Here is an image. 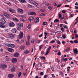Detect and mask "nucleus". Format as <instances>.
Returning <instances> with one entry per match:
<instances>
[{
  "instance_id": "nucleus-1",
  "label": "nucleus",
  "mask_w": 78,
  "mask_h": 78,
  "mask_svg": "<svg viewBox=\"0 0 78 78\" xmlns=\"http://www.w3.org/2000/svg\"><path fill=\"white\" fill-rule=\"evenodd\" d=\"M6 23L5 19L4 18H2L0 20V27L2 28H5V26L4 24Z\"/></svg>"
},
{
  "instance_id": "nucleus-2",
  "label": "nucleus",
  "mask_w": 78,
  "mask_h": 78,
  "mask_svg": "<svg viewBox=\"0 0 78 78\" xmlns=\"http://www.w3.org/2000/svg\"><path fill=\"white\" fill-rule=\"evenodd\" d=\"M17 30H20L21 27H23V24L22 23H17L16 24Z\"/></svg>"
},
{
  "instance_id": "nucleus-3",
  "label": "nucleus",
  "mask_w": 78,
  "mask_h": 78,
  "mask_svg": "<svg viewBox=\"0 0 78 78\" xmlns=\"http://www.w3.org/2000/svg\"><path fill=\"white\" fill-rule=\"evenodd\" d=\"M17 11L19 14H23V10L21 9L18 8L17 9Z\"/></svg>"
},
{
  "instance_id": "nucleus-4",
  "label": "nucleus",
  "mask_w": 78,
  "mask_h": 78,
  "mask_svg": "<svg viewBox=\"0 0 78 78\" xmlns=\"http://www.w3.org/2000/svg\"><path fill=\"white\" fill-rule=\"evenodd\" d=\"M8 36L10 39H13L14 38V35L13 34H9L8 35Z\"/></svg>"
},
{
  "instance_id": "nucleus-5",
  "label": "nucleus",
  "mask_w": 78,
  "mask_h": 78,
  "mask_svg": "<svg viewBox=\"0 0 78 78\" xmlns=\"http://www.w3.org/2000/svg\"><path fill=\"white\" fill-rule=\"evenodd\" d=\"M17 62V60L16 58H13L12 59V62L14 64V63H16Z\"/></svg>"
},
{
  "instance_id": "nucleus-6",
  "label": "nucleus",
  "mask_w": 78,
  "mask_h": 78,
  "mask_svg": "<svg viewBox=\"0 0 78 78\" xmlns=\"http://www.w3.org/2000/svg\"><path fill=\"white\" fill-rule=\"evenodd\" d=\"M23 32L20 31V34L19 35V39H22V38L23 37Z\"/></svg>"
},
{
  "instance_id": "nucleus-7",
  "label": "nucleus",
  "mask_w": 78,
  "mask_h": 78,
  "mask_svg": "<svg viewBox=\"0 0 78 78\" xmlns=\"http://www.w3.org/2000/svg\"><path fill=\"white\" fill-rule=\"evenodd\" d=\"M0 67L2 69H5V68H7V66L5 64L0 65Z\"/></svg>"
},
{
  "instance_id": "nucleus-8",
  "label": "nucleus",
  "mask_w": 78,
  "mask_h": 78,
  "mask_svg": "<svg viewBox=\"0 0 78 78\" xmlns=\"http://www.w3.org/2000/svg\"><path fill=\"white\" fill-rule=\"evenodd\" d=\"M9 10L10 12H12V13H16V10L11 8H9Z\"/></svg>"
},
{
  "instance_id": "nucleus-9",
  "label": "nucleus",
  "mask_w": 78,
  "mask_h": 78,
  "mask_svg": "<svg viewBox=\"0 0 78 78\" xmlns=\"http://www.w3.org/2000/svg\"><path fill=\"white\" fill-rule=\"evenodd\" d=\"M7 45L8 47H11L12 48H13L14 47V44H7Z\"/></svg>"
},
{
  "instance_id": "nucleus-10",
  "label": "nucleus",
  "mask_w": 78,
  "mask_h": 78,
  "mask_svg": "<svg viewBox=\"0 0 78 78\" xmlns=\"http://www.w3.org/2000/svg\"><path fill=\"white\" fill-rule=\"evenodd\" d=\"M8 50L9 51L11 52V53H13V52H14V49H13L10 48H8Z\"/></svg>"
},
{
  "instance_id": "nucleus-11",
  "label": "nucleus",
  "mask_w": 78,
  "mask_h": 78,
  "mask_svg": "<svg viewBox=\"0 0 78 78\" xmlns=\"http://www.w3.org/2000/svg\"><path fill=\"white\" fill-rule=\"evenodd\" d=\"M16 67L15 66L13 67L11 69V72H15V70H16Z\"/></svg>"
},
{
  "instance_id": "nucleus-12",
  "label": "nucleus",
  "mask_w": 78,
  "mask_h": 78,
  "mask_svg": "<svg viewBox=\"0 0 78 78\" xmlns=\"http://www.w3.org/2000/svg\"><path fill=\"white\" fill-rule=\"evenodd\" d=\"M39 22V18H37L34 20L35 23H38Z\"/></svg>"
},
{
  "instance_id": "nucleus-13",
  "label": "nucleus",
  "mask_w": 78,
  "mask_h": 78,
  "mask_svg": "<svg viewBox=\"0 0 78 78\" xmlns=\"http://www.w3.org/2000/svg\"><path fill=\"white\" fill-rule=\"evenodd\" d=\"M19 54L17 52H16L14 53L13 56H14L15 57L18 58V57H19Z\"/></svg>"
},
{
  "instance_id": "nucleus-14",
  "label": "nucleus",
  "mask_w": 78,
  "mask_h": 78,
  "mask_svg": "<svg viewBox=\"0 0 78 78\" xmlns=\"http://www.w3.org/2000/svg\"><path fill=\"white\" fill-rule=\"evenodd\" d=\"M15 25V24H14V23L12 22H11L9 23V26L10 27H14Z\"/></svg>"
},
{
  "instance_id": "nucleus-15",
  "label": "nucleus",
  "mask_w": 78,
  "mask_h": 78,
  "mask_svg": "<svg viewBox=\"0 0 78 78\" xmlns=\"http://www.w3.org/2000/svg\"><path fill=\"white\" fill-rule=\"evenodd\" d=\"M33 19H34V18L33 16H31L28 19V20L30 21V22H31V21H33Z\"/></svg>"
},
{
  "instance_id": "nucleus-16",
  "label": "nucleus",
  "mask_w": 78,
  "mask_h": 78,
  "mask_svg": "<svg viewBox=\"0 0 78 78\" xmlns=\"http://www.w3.org/2000/svg\"><path fill=\"white\" fill-rule=\"evenodd\" d=\"M29 1L31 4L33 5H34L35 3V2H36L33 0H29Z\"/></svg>"
},
{
  "instance_id": "nucleus-17",
  "label": "nucleus",
  "mask_w": 78,
  "mask_h": 78,
  "mask_svg": "<svg viewBox=\"0 0 78 78\" xmlns=\"http://www.w3.org/2000/svg\"><path fill=\"white\" fill-rule=\"evenodd\" d=\"M30 15H32L34 16H35L36 15V13L34 12H30Z\"/></svg>"
},
{
  "instance_id": "nucleus-18",
  "label": "nucleus",
  "mask_w": 78,
  "mask_h": 78,
  "mask_svg": "<svg viewBox=\"0 0 78 78\" xmlns=\"http://www.w3.org/2000/svg\"><path fill=\"white\" fill-rule=\"evenodd\" d=\"M73 50L74 51V53H76V54H77L78 52V50L76 49H73Z\"/></svg>"
},
{
  "instance_id": "nucleus-19",
  "label": "nucleus",
  "mask_w": 78,
  "mask_h": 78,
  "mask_svg": "<svg viewBox=\"0 0 78 78\" xmlns=\"http://www.w3.org/2000/svg\"><path fill=\"white\" fill-rule=\"evenodd\" d=\"M61 61H63V62H66L67 61V58H62L61 60Z\"/></svg>"
},
{
  "instance_id": "nucleus-20",
  "label": "nucleus",
  "mask_w": 78,
  "mask_h": 78,
  "mask_svg": "<svg viewBox=\"0 0 78 78\" xmlns=\"http://www.w3.org/2000/svg\"><path fill=\"white\" fill-rule=\"evenodd\" d=\"M8 77L9 78H13V77H14V75H12V74H11L8 75Z\"/></svg>"
},
{
  "instance_id": "nucleus-21",
  "label": "nucleus",
  "mask_w": 78,
  "mask_h": 78,
  "mask_svg": "<svg viewBox=\"0 0 78 78\" xmlns=\"http://www.w3.org/2000/svg\"><path fill=\"white\" fill-rule=\"evenodd\" d=\"M25 48V47L24 46H20V49L21 50H23Z\"/></svg>"
},
{
  "instance_id": "nucleus-22",
  "label": "nucleus",
  "mask_w": 78,
  "mask_h": 78,
  "mask_svg": "<svg viewBox=\"0 0 78 78\" xmlns=\"http://www.w3.org/2000/svg\"><path fill=\"white\" fill-rule=\"evenodd\" d=\"M70 47L67 48L65 50V51H66V52H68V51H70Z\"/></svg>"
},
{
  "instance_id": "nucleus-23",
  "label": "nucleus",
  "mask_w": 78,
  "mask_h": 78,
  "mask_svg": "<svg viewBox=\"0 0 78 78\" xmlns=\"http://www.w3.org/2000/svg\"><path fill=\"white\" fill-rule=\"evenodd\" d=\"M19 1L21 2V3H25L26 2V1L25 0H19Z\"/></svg>"
},
{
  "instance_id": "nucleus-24",
  "label": "nucleus",
  "mask_w": 78,
  "mask_h": 78,
  "mask_svg": "<svg viewBox=\"0 0 78 78\" xmlns=\"http://www.w3.org/2000/svg\"><path fill=\"white\" fill-rule=\"evenodd\" d=\"M47 24V22L46 21H44L43 22L42 25L43 26H44V25H45Z\"/></svg>"
},
{
  "instance_id": "nucleus-25",
  "label": "nucleus",
  "mask_w": 78,
  "mask_h": 78,
  "mask_svg": "<svg viewBox=\"0 0 78 78\" xmlns=\"http://www.w3.org/2000/svg\"><path fill=\"white\" fill-rule=\"evenodd\" d=\"M13 20L15 21V22H18V20L17 19V18H13Z\"/></svg>"
},
{
  "instance_id": "nucleus-26",
  "label": "nucleus",
  "mask_w": 78,
  "mask_h": 78,
  "mask_svg": "<svg viewBox=\"0 0 78 78\" xmlns=\"http://www.w3.org/2000/svg\"><path fill=\"white\" fill-rule=\"evenodd\" d=\"M26 44L27 45H30V41H29L28 40V41H27Z\"/></svg>"
},
{
  "instance_id": "nucleus-27",
  "label": "nucleus",
  "mask_w": 78,
  "mask_h": 78,
  "mask_svg": "<svg viewBox=\"0 0 78 78\" xmlns=\"http://www.w3.org/2000/svg\"><path fill=\"white\" fill-rule=\"evenodd\" d=\"M24 53L25 54H28V53H30V51L26 50L24 51Z\"/></svg>"
},
{
  "instance_id": "nucleus-28",
  "label": "nucleus",
  "mask_w": 78,
  "mask_h": 78,
  "mask_svg": "<svg viewBox=\"0 0 78 78\" xmlns=\"http://www.w3.org/2000/svg\"><path fill=\"white\" fill-rule=\"evenodd\" d=\"M40 16H45V14L44 13H41V14L39 15Z\"/></svg>"
},
{
  "instance_id": "nucleus-29",
  "label": "nucleus",
  "mask_w": 78,
  "mask_h": 78,
  "mask_svg": "<svg viewBox=\"0 0 78 78\" xmlns=\"http://www.w3.org/2000/svg\"><path fill=\"white\" fill-rule=\"evenodd\" d=\"M34 5H35L36 6V7H37V6H38L39 4H38V3H36V2H35V4H34Z\"/></svg>"
},
{
  "instance_id": "nucleus-30",
  "label": "nucleus",
  "mask_w": 78,
  "mask_h": 78,
  "mask_svg": "<svg viewBox=\"0 0 78 78\" xmlns=\"http://www.w3.org/2000/svg\"><path fill=\"white\" fill-rule=\"evenodd\" d=\"M15 31H16V29L15 28H14L12 29V32L13 33H14V32Z\"/></svg>"
},
{
  "instance_id": "nucleus-31",
  "label": "nucleus",
  "mask_w": 78,
  "mask_h": 78,
  "mask_svg": "<svg viewBox=\"0 0 78 78\" xmlns=\"http://www.w3.org/2000/svg\"><path fill=\"white\" fill-rule=\"evenodd\" d=\"M70 69V66H68L67 67V71L68 72H69V71H70V69Z\"/></svg>"
},
{
  "instance_id": "nucleus-32",
  "label": "nucleus",
  "mask_w": 78,
  "mask_h": 78,
  "mask_svg": "<svg viewBox=\"0 0 78 78\" xmlns=\"http://www.w3.org/2000/svg\"><path fill=\"white\" fill-rule=\"evenodd\" d=\"M50 52V51L47 50L46 53L45 54V55H48V53H49Z\"/></svg>"
},
{
  "instance_id": "nucleus-33",
  "label": "nucleus",
  "mask_w": 78,
  "mask_h": 78,
  "mask_svg": "<svg viewBox=\"0 0 78 78\" xmlns=\"http://www.w3.org/2000/svg\"><path fill=\"white\" fill-rule=\"evenodd\" d=\"M59 22V20H58V19H56L54 21V22Z\"/></svg>"
},
{
  "instance_id": "nucleus-34",
  "label": "nucleus",
  "mask_w": 78,
  "mask_h": 78,
  "mask_svg": "<svg viewBox=\"0 0 78 78\" xmlns=\"http://www.w3.org/2000/svg\"><path fill=\"white\" fill-rule=\"evenodd\" d=\"M6 4H7V5H9V6H11L12 5L11 4L10 2H9V3L6 2Z\"/></svg>"
},
{
  "instance_id": "nucleus-35",
  "label": "nucleus",
  "mask_w": 78,
  "mask_h": 78,
  "mask_svg": "<svg viewBox=\"0 0 78 78\" xmlns=\"http://www.w3.org/2000/svg\"><path fill=\"white\" fill-rule=\"evenodd\" d=\"M60 74L61 75V76H62V77H63V76H64V73H63V72H61Z\"/></svg>"
},
{
  "instance_id": "nucleus-36",
  "label": "nucleus",
  "mask_w": 78,
  "mask_h": 78,
  "mask_svg": "<svg viewBox=\"0 0 78 78\" xmlns=\"http://www.w3.org/2000/svg\"><path fill=\"white\" fill-rule=\"evenodd\" d=\"M40 42H41V40H37L36 43H37V44H39V43H40Z\"/></svg>"
},
{
  "instance_id": "nucleus-37",
  "label": "nucleus",
  "mask_w": 78,
  "mask_h": 78,
  "mask_svg": "<svg viewBox=\"0 0 78 78\" xmlns=\"http://www.w3.org/2000/svg\"><path fill=\"white\" fill-rule=\"evenodd\" d=\"M74 42L75 44H76V43H78V41L77 40H75L74 41Z\"/></svg>"
},
{
  "instance_id": "nucleus-38",
  "label": "nucleus",
  "mask_w": 78,
  "mask_h": 78,
  "mask_svg": "<svg viewBox=\"0 0 78 78\" xmlns=\"http://www.w3.org/2000/svg\"><path fill=\"white\" fill-rule=\"evenodd\" d=\"M21 74H22V73H21V72H19L18 75V76H19V77H20V75H21Z\"/></svg>"
},
{
  "instance_id": "nucleus-39",
  "label": "nucleus",
  "mask_w": 78,
  "mask_h": 78,
  "mask_svg": "<svg viewBox=\"0 0 78 78\" xmlns=\"http://www.w3.org/2000/svg\"><path fill=\"white\" fill-rule=\"evenodd\" d=\"M59 52L57 53L58 55V56H60L61 55V52H60V51L59 50Z\"/></svg>"
},
{
  "instance_id": "nucleus-40",
  "label": "nucleus",
  "mask_w": 78,
  "mask_h": 78,
  "mask_svg": "<svg viewBox=\"0 0 78 78\" xmlns=\"http://www.w3.org/2000/svg\"><path fill=\"white\" fill-rule=\"evenodd\" d=\"M6 17H7L8 18H10V15L9 14H7L6 15Z\"/></svg>"
},
{
  "instance_id": "nucleus-41",
  "label": "nucleus",
  "mask_w": 78,
  "mask_h": 78,
  "mask_svg": "<svg viewBox=\"0 0 78 78\" xmlns=\"http://www.w3.org/2000/svg\"><path fill=\"white\" fill-rule=\"evenodd\" d=\"M62 37L63 38V39H66V37L65 36V35L64 34L62 35Z\"/></svg>"
},
{
  "instance_id": "nucleus-42",
  "label": "nucleus",
  "mask_w": 78,
  "mask_h": 78,
  "mask_svg": "<svg viewBox=\"0 0 78 78\" xmlns=\"http://www.w3.org/2000/svg\"><path fill=\"white\" fill-rule=\"evenodd\" d=\"M57 43L58 44H59V45H60V44H61V42L59 41H57Z\"/></svg>"
},
{
  "instance_id": "nucleus-43",
  "label": "nucleus",
  "mask_w": 78,
  "mask_h": 78,
  "mask_svg": "<svg viewBox=\"0 0 78 78\" xmlns=\"http://www.w3.org/2000/svg\"><path fill=\"white\" fill-rule=\"evenodd\" d=\"M28 7H29V8H32V5H31L28 4Z\"/></svg>"
},
{
  "instance_id": "nucleus-44",
  "label": "nucleus",
  "mask_w": 78,
  "mask_h": 78,
  "mask_svg": "<svg viewBox=\"0 0 78 78\" xmlns=\"http://www.w3.org/2000/svg\"><path fill=\"white\" fill-rule=\"evenodd\" d=\"M28 29H30V28H31V25H28Z\"/></svg>"
},
{
  "instance_id": "nucleus-45",
  "label": "nucleus",
  "mask_w": 78,
  "mask_h": 78,
  "mask_svg": "<svg viewBox=\"0 0 78 78\" xmlns=\"http://www.w3.org/2000/svg\"><path fill=\"white\" fill-rule=\"evenodd\" d=\"M50 49H51V46H49L47 50L48 51H50Z\"/></svg>"
},
{
  "instance_id": "nucleus-46",
  "label": "nucleus",
  "mask_w": 78,
  "mask_h": 78,
  "mask_svg": "<svg viewBox=\"0 0 78 78\" xmlns=\"http://www.w3.org/2000/svg\"><path fill=\"white\" fill-rule=\"evenodd\" d=\"M63 27H64V28H66V29H67V30H68V27H67V25H66L65 26H64Z\"/></svg>"
},
{
  "instance_id": "nucleus-47",
  "label": "nucleus",
  "mask_w": 78,
  "mask_h": 78,
  "mask_svg": "<svg viewBox=\"0 0 78 78\" xmlns=\"http://www.w3.org/2000/svg\"><path fill=\"white\" fill-rule=\"evenodd\" d=\"M61 30L62 31V33L64 32V28L63 27L61 28Z\"/></svg>"
},
{
  "instance_id": "nucleus-48",
  "label": "nucleus",
  "mask_w": 78,
  "mask_h": 78,
  "mask_svg": "<svg viewBox=\"0 0 78 78\" xmlns=\"http://www.w3.org/2000/svg\"><path fill=\"white\" fill-rule=\"evenodd\" d=\"M48 8L49 9L51 10V9H52V7H51L50 6H49L48 7Z\"/></svg>"
},
{
  "instance_id": "nucleus-49",
  "label": "nucleus",
  "mask_w": 78,
  "mask_h": 78,
  "mask_svg": "<svg viewBox=\"0 0 78 78\" xmlns=\"http://www.w3.org/2000/svg\"><path fill=\"white\" fill-rule=\"evenodd\" d=\"M40 74L41 75H42V76L43 75V74H44V72H41Z\"/></svg>"
},
{
  "instance_id": "nucleus-50",
  "label": "nucleus",
  "mask_w": 78,
  "mask_h": 78,
  "mask_svg": "<svg viewBox=\"0 0 78 78\" xmlns=\"http://www.w3.org/2000/svg\"><path fill=\"white\" fill-rule=\"evenodd\" d=\"M43 46V45H41L40 46H39V50H41V48H42V47Z\"/></svg>"
},
{
  "instance_id": "nucleus-51",
  "label": "nucleus",
  "mask_w": 78,
  "mask_h": 78,
  "mask_svg": "<svg viewBox=\"0 0 78 78\" xmlns=\"http://www.w3.org/2000/svg\"><path fill=\"white\" fill-rule=\"evenodd\" d=\"M55 42V40H52L50 42V43H51V44H52L53 43H54Z\"/></svg>"
},
{
  "instance_id": "nucleus-52",
  "label": "nucleus",
  "mask_w": 78,
  "mask_h": 78,
  "mask_svg": "<svg viewBox=\"0 0 78 78\" xmlns=\"http://www.w3.org/2000/svg\"><path fill=\"white\" fill-rule=\"evenodd\" d=\"M41 58H42V59H43L44 60H45V57L41 56Z\"/></svg>"
},
{
  "instance_id": "nucleus-53",
  "label": "nucleus",
  "mask_w": 78,
  "mask_h": 78,
  "mask_svg": "<svg viewBox=\"0 0 78 78\" xmlns=\"http://www.w3.org/2000/svg\"><path fill=\"white\" fill-rule=\"evenodd\" d=\"M30 36H28L27 37V40L28 41H29L30 40Z\"/></svg>"
},
{
  "instance_id": "nucleus-54",
  "label": "nucleus",
  "mask_w": 78,
  "mask_h": 78,
  "mask_svg": "<svg viewBox=\"0 0 78 78\" xmlns=\"http://www.w3.org/2000/svg\"><path fill=\"white\" fill-rule=\"evenodd\" d=\"M21 17H22V18H25V16L24 15H22L21 16Z\"/></svg>"
},
{
  "instance_id": "nucleus-55",
  "label": "nucleus",
  "mask_w": 78,
  "mask_h": 78,
  "mask_svg": "<svg viewBox=\"0 0 78 78\" xmlns=\"http://www.w3.org/2000/svg\"><path fill=\"white\" fill-rule=\"evenodd\" d=\"M53 4L54 6H57V4L55 2Z\"/></svg>"
},
{
  "instance_id": "nucleus-56",
  "label": "nucleus",
  "mask_w": 78,
  "mask_h": 78,
  "mask_svg": "<svg viewBox=\"0 0 78 78\" xmlns=\"http://www.w3.org/2000/svg\"><path fill=\"white\" fill-rule=\"evenodd\" d=\"M43 34H41L39 36V37H41V36H42Z\"/></svg>"
},
{
  "instance_id": "nucleus-57",
  "label": "nucleus",
  "mask_w": 78,
  "mask_h": 78,
  "mask_svg": "<svg viewBox=\"0 0 78 78\" xmlns=\"http://www.w3.org/2000/svg\"><path fill=\"white\" fill-rule=\"evenodd\" d=\"M5 60L6 61H9V59L8 58H7L5 59Z\"/></svg>"
},
{
  "instance_id": "nucleus-58",
  "label": "nucleus",
  "mask_w": 78,
  "mask_h": 78,
  "mask_svg": "<svg viewBox=\"0 0 78 78\" xmlns=\"http://www.w3.org/2000/svg\"><path fill=\"white\" fill-rule=\"evenodd\" d=\"M21 68L22 69H23V65H21Z\"/></svg>"
},
{
  "instance_id": "nucleus-59",
  "label": "nucleus",
  "mask_w": 78,
  "mask_h": 78,
  "mask_svg": "<svg viewBox=\"0 0 78 78\" xmlns=\"http://www.w3.org/2000/svg\"><path fill=\"white\" fill-rule=\"evenodd\" d=\"M31 43H34V40H31Z\"/></svg>"
},
{
  "instance_id": "nucleus-60",
  "label": "nucleus",
  "mask_w": 78,
  "mask_h": 78,
  "mask_svg": "<svg viewBox=\"0 0 78 78\" xmlns=\"http://www.w3.org/2000/svg\"><path fill=\"white\" fill-rule=\"evenodd\" d=\"M64 23L65 24H66V25H67V24H68V23H67V21H64Z\"/></svg>"
},
{
  "instance_id": "nucleus-61",
  "label": "nucleus",
  "mask_w": 78,
  "mask_h": 78,
  "mask_svg": "<svg viewBox=\"0 0 78 78\" xmlns=\"http://www.w3.org/2000/svg\"><path fill=\"white\" fill-rule=\"evenodd\" d=\"M47 78V75H45L44 76V78Z\"/></svg>"
},
{
  "instance_id": "nucleus-62",
  "label": "nucleus",
  "mask_w": 78,
  "mask_h": 78,
  "mask_svg": "<svg viewBox=\"0 0 78 78\" xmlns=\"http://www.w3.org/2000/svg\"><path fill=\"white\" fill-rule=\"evenodd\" d=\"M75 36L76 38H77V37H78V35L77 34H75Z\"/></svg>"
},
{
  "instance_id": "nucleus-63",
  "label": "nucleus",
  "mask_w": 78,
  "mask_h": 78,
  "mask_svg": "<svg viewBox=\"0 0 78 78\" xmlns=\"http://www.w3.org/2000/svg\"><path fill=\"white\" fill-rule=\"evenodd\" d=\"M41 54H42V55H44V51H41Z\"/></svg>"
},
{
  "instance_id": "nucleus-64",
  "label": "nucleus",
  "mask_w": 78,
  "mask_h": 78,
  "mask_svg": "<svg viewBox=\"0 0 78 78\" xmlns=\"http://www.w3.org/2000/svg\"><path fill=\"white\" fill-rule=\"evenodd\" d=\"M62 12L63 14H64V13H66V11L64 10H63L62 11Z\"/></svg>"
}]
</instances>
